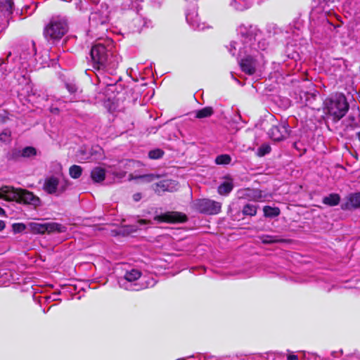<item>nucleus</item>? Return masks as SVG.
I'll use <instances>...</instances> for the list:
<instances>
[{"instance_id": "nucleus-1", "label": "nucleus", "mask_w": 360, "mask_h": 360, "mask_svg": "<svg viewBox=\"0 0 360 360\" xmlns=\"http://www.w3.org/2000/svg\"><path fill=\"white\" fill-rule=\"evenodd\" d=\"M113 42L110 39L92 46L90 55L93 68L96 70L115 71L122 61V57L113 51Z\"/></svg>"}, {"instance_id": "nucleus-2", "label": "nucleus", "mask_w": 360, "mask_h": 360, "mask_svg": "<svg viewBox=\"0 0 360 360\" xmlns=\"http://www.w3.org/2000/svg\"><path fill=\"white\" fill-rule=\"evenodd\" d=\"M325 108L326 113L336 122L345 116L349 110V105L343 94H337L326 99Z\"/></svg>"}, {"instance_id": "nucleus-3", "label": "nucleus", "mask_w": 360, "mask_h": 360, "mask_svg": "<svg viewBox=\"0 0 360 360\" xmlns=\"http://www.w3.org/2000/svg\"><path fill=\"white\" fill-rule=\"evenodd\" d=\"M68 31V25L65 20H51L44 28L43 35L48 41L60 39Z\"/></svg>"}, {"instance_id": "nucleus-4", "label": "nucleus", "mask_w": 360, "mask_h": 360, "mask_svg": "<svg viewBox=\"0 0 360 360\" xmlns=\"http://www.w3.org/2000/svg\"><path fill=\"white\" fill-rule=\"evenodd\" d=\"M11 201L16 202L18 204L32 205L37 207L41 205V199L35 195L33 192L22 188H15L13 186L11 192Z\"/></svg>"}, {"instance_id": "nucleus-5", "label": "nucleus", "mask_w": 360, "mask_h": 360, "mask_svg": "<svg viewBox=\"0 0 360 360\" xmlns=\"http://www.w3.org/2000/svg\"><path fill=\"white\" fill-rule=\"evenodd\" d=\"M27 227L30 231L33 234L64 233L67 230L65 226L56 222H30L27 224Z\"/></svg>"}, {"instance_id": "nucleus-6", "label": "nucleus", "mask_w": 360, "mask_h": 360, "mask_svg": "<svg viewBox=\"0 0 360 360\" xmlns=\"http://www.w3.org/2000/svg\"><path fill=\"white\" fill-rule=\"evenodd\" d=\"M194 207L200 213L214 215L221 212V203L207 198L198 199L194 202Z\"/></svg>"}, {"instance_id": "nucleus-7", "label": "nucleus", "mask_w": 360, "mask_h": 360, "mask_svg": "<svg viewBox=\"0 0 360 360\" xmlns=\"http://www.w3.org/2000/svg\"><path fill=\"white\" fill-rule=\"evenodd\" d=\"M288 125L285 122H275L268 130L269 138L274 141H281L289 136Z\"/></svg>"}, {"instance_id": "nucleus-8", "label": "nucleus", "mask_w": 360, "mask_h": 360, "mask_svg": "<svg viewBox=\"0 0 360 360\" xmlns=\"http://www.w3.org/2000/svg\"><path fill=\"white\" fill-rule=\"evenodd\" d=\"M154 220L159 223L180 224L186 222L188 217L184 213L172 211L155 216Z\"/></svg>"}, {"instance_id": "nucleus-9", "label": "nucleus", "mask_w": 360, "mask_h": 360, "mask_svg": "<svg viewBox=\"0 0 360 360\" xmlns=\"http://www.w3.org/2000/svg\"><path fill=\"white\" fill-rule=\"evenodd\" d=\"M241 70L248 75H252L256 72L257 60L248 55L242 58L239 63Z\"/></svg>"}, {"instance_id": "nucleus-10", "label": "nucleus", "mask_w": 360, "mask_h": 360, "mask_svg": "<svg viewBox=\"0 0 360 360\" xmlns=\"http://www.w3.org/2000/svg\"><path fill=\"white\" fill-rule=\"evenodd\" d=\"M59 186V179L55 176H51L44 179L43 190L49 195L56 194Z\"/></svg>"}, {"instance_id": "nucleus-11", "label": "nucleus", "mask_w": 360, "mask_h": 360, "mask_svg": "<svg viewBox=\"0 0 360 360\" xmlns=\"http://www.w3.org/2000/svg\"><path fill=\"white\" fill-rule=\"evenodd\" d=\"M360 207V192L349 194L347 201L341 205L343 210L356 209Z\"/></svg>"}, {"instance_id": "nucleus-12", "label": "nucleus", "mask_w": 360, "mask_h": 360, "mask_svg": "<svg viewBox=\"0 0 360 360\" xmlns=\"http://www.w3.org/2000/svg\"><path fill=\"white\" fill-rule=\"evenodd\" d=\"M37 149L33 146H26L21 150H14L13 151L10 159L16 160L18 158H29L32 157H34L37 155Z\"/></svg>"}, {"instance_id": "nucleus-13", "label": "nucleus", "mask_w": 360, "mask_h": 360, "mask_svg": "<svg viewBox=\"0 0 360 360\" xmlns=\"http://www.w3.org/2000/svg\"><path fill=\"white\" fill-rule=\"evenodd\" d=\"M90 22L94 26L105 25L108 21V15L100 10L92 12L89 16Z\"/></svg>"}, {"instance_id": "nucleus-14", "label": "nucleus", "mask_w": 360, "mask_h": 360, "mask_svg": "<svg viewBox=\"0 0 360 360\" xmlns=\"http://www.w3.org/2000/svg\"><path fill=\"white\" fill-rule=\"evenodd\" d=\"M105 173L104 168L96 167L91 172V178L94 183H101L105 180Z\"/></svg>"}, {"instance_id": "nucleus-15", "label": "nucleus", "mask_w": 360, "mask_h": 360, "mask_svg": "<svg viewBox=\"0 0 360 360\" xmlns=\"http://www.w3.org/2000/svg\"><path fill=\"white\" fill-rule=\"evenodd\" d=\"M340 202V196L338 193H330L328 196H325L322 202L324 205L333 207L338 205Z\"/></svg>"}, {"instance_id": "nucleus-16", "label": "nucleus", "mask_w": 360, "mask_h": 360, "mask_svg": "<svg viewBox=\"0 0 360 360\" xmlns=\"http://www.w3.org/2000/svg\"><path fill=\"white\" fill-rule=\"evenodd\" d=\"M214 112L212 106H206L195 111V118L203 119L211 117Z\"/></svg>"}, {"instance_id": "nucleus-17", "label": "nucleus", "mask_w": 360, "mask_h": 360, "mask_svg": "<svg viewBox=\"0 0 360 360\" xmlns=\"http://www.w3.org/2000/svg\"><path fill=\"white\" fill-rule=\"evenodd\" d=\"M264 216L268 218H274L278 217L281 214V210L278 207H272L269 205H265L263 207Z\"/></svg>"}, {"instance_id": "nucleus-18", "label": "nucleus", "mask_w": 360, "mask_h": 360, "mask_svg": "<svg viewBox=\"0 0 360 360\" xmlns=\"http://www.w3.org/2000/svg\"><path fill=\"white\" fill-rule=\"evenodd\" d=\"M258 207L257 205L247 203L243 206L242 213L245 216L254 217L257 214Z\"/></svg>"}, {"instance_id": "nucleus-19", "label": "nucleus", "mask_w": 360, "mask_h": 360, "mask_svg": "<svg viewBox=\"0 0 360 360\" xmlns=\"http://www.w3.org/2000/svg\"><path fill=\"white\" fill-rule=\"evenodd\" d=\"M260 239L264 244L280 243L285 241V239L279 238L277 236L262 235Z\"/></svg>"}, {"instance_id": "nucleus-20", "label": "nucleus", "mask_w": 360, "mask_h": 360, "mask_svg": "<svg viewBox=\"0 0 360 360\" xmlns=\"http://www.w3.org/2000/svg\"><path fill=\"white\" fill-rule=\"evenodd\" d=\"M141 275L142 273L141 271L133 269L127 271L124 276V278L129 282H133L138 280L141 276Z\"/></svg>"}, {"instance_id": "nucleus-21", "label": "nucleus", "mask_w": 360, "mask_h": 360, "mask_svg": "<svg viewBox=\"0 0 360 360\" xmlns=\"http://www.w3.org/2000/svg\"><path fill=\"white\" fill-rule=\"evenodd\" d=\"M169 182L167 180L160 181L153 185V189L154 191L160 195L162 192L168 191Z\"/></svg>"}, {"instance_id": "nucleus-22", "label": "nucleus", "mask_w": 360, "mask_h": 360, "mask_svg": "<svg viewBox=\"0 0 360 360\" xmlns=\"http://www.w3.org/2000/svg\"><path fill=\"white\" fill-rule=\"evenodd\" d=\"M13 186H3L0 187V199H4L6 201H11V192Z\"/></svg>"}, {"instance_id": "nucleus-23", "label": "nucleus", "mask_w": 360, "mask_h": 360, "mask_svg": "<svg viewBox=\"0 0 360 360\" xmlns=\"http://www.w3.org/2000/svg\"><path fill=\"white\" fill-rule=\"evenodd\" d=\"M233 188V185L231 182L224 181L218 187V193L220 195H224L229 194Z\"/></svg>"}, {"instance_id": "nucleus-24", "label": "nucleus", "mask_w": 360, "mask_h": 360, "mask_svg": "<svg viewBox=\"0 0 360 360\" xmlns=\"http://www.w3.org/2000/svg\"><path fill=\"white\" fill-rule=\"evenodd\" d=\"M82 174V168L79 165H72L69 168V174L72 179H78L81 176Z\"/></svg>"}, {"instance_id": "nucleus-25", "label": "nucleus", "mask_w": 360, "mask_h": 360, "mask_svg": "<svg viewBox=\"0 0 360 360\" xmlns=\"http://www.w3.org/2000/svg\"><path fill=\"white\" fill-rule=\"evenodd\" d=\"M231 162V157L229 154H221L217 155L214 162L217 165H229Z\"/></svg>"}, {"instance_id": "nucleus-26", "label": "nucleus", "mask_w": 360, "mask_h": 360, "mask_svg": "<svg viewBox=\"0 0 360 360\" xmlns=\"http://www.w3.org/2000/svg\"><path fill=\"white\" fill-rule=\"evenodd\" d=\"M165 152L162 149L156 148L149 151L148 158L152 160H158L162 158Z\"/></svg>"}, {"instance_id": "nucleus-27", "label": "nucleus", "mask_w": 360, "mask_h": 360, "mask_svg": "<svg viewBox=\"0 0 360 360\" xmlns=\"http://www.w3.org/2000/svg\"><path fill=\"white\" fill-rule=\"evenodd\" d=\"M271 147L269 145L263 144L258 149L257 154L259 157H263L271 152Z\"/></svg>"}, {"instance_id": "nucleus-28", "label": "nucleus", "mask_w": 360, "mask_h": 360, "mask_svg": "<svg viewBox=\"0 0 360 360\" xmlns=\"http://www.w3.org/2000/svg\"><path fill=\"white\" fill-rule=\"evenodd\" d=\"M27 225L23 224V223H14L12 224V229L14 233H18L23 232Z\"/></svg>"}, {"instance_id": "nucleus-29", "label": "nucleus", "mask_w": 360, "mask_h": 360, "mask_svg": "<svg viewBox=\"0 0 360 360\" xmlns=\"http://www.w3.org/2000/svg\"><path fill=\"white\" fill-rule=\"evenodd\" d=\"M139 178L143 179L144 181L152 182L158 179L159 178V176L155 174H146L140 176Z\"/></svg>"}, {"instance_id": "nucleus-30", "label": "nucleus", "mask_w": 360, "mask_h": 360, "mask_svg": "<svg viewBox=\"0 0 360 360\" xmlns=\"http://www.w3.org/2000/svg\"><path fill=\"white\" fill-rule=\"evenodd\" d=\"M66 89L70 94H75L77 91V86L73 83H66Z\"/></svg>"}, {"instance_id": "nucleus-31", "label": "nucleus", "mask_w": 360, "mask_h": 360, "mask_svg": "<svg viewBox=\"0 0 360 360\" xmlns=\"http://www.w3.org/2000/svg\"><path fill=\"white\" fill-rule=\"evenodd\" d=\"M69 184H70L68 181H65V182L58 189L56 195H59L61 193H64L66 191L67 188L68 187Z\"/></svg>"}, {"instance_id": "nucleus-32", "label": "nucleus", "mask_w": 360, "mask_h": 360, "mask_svg": "<svg viewBox=\"0 0 360 360\" xmlns=\"http://www.w3.org/2000/svg\"><path fill=\"white\" fill-rule=\"evenodd\" d=\"M141 197H142V195H141V193H136L133 195V200L135 202H138L141 199Z\"/></svg>"}, {"instance_id": "nucleus-33", "label": "nucleus", "mask_w": 360, "mask_h": 360, "mask_svg": "<svg viewBox=\"0 0 360 360\" xmlns=\"http://www.w3.org/2000/svg\"><path fill=\"white\" fill-rule=\"evenodd\" d=\"M287 360H299V359L297 355L290 354L287 356Z\"/></svg>"}, {"instance_id": "nucleus-34", "label": "nucleus", "mask_w": 360, "mask_h": 360, "mask_svg": "<svg viewBox=\"0 0 360 360\" xmlns=\"http://www.w3.org/2000/svg\"><path fill=\"white\" fill-rule=\"evenodd\" d=\"M6 227V223L3 220H0V231H2Z\"/></svg>"}, {"instance_id": "nucleus-35", "label": "nucleus", "mask_w": 360, "mask_h": 360, "mask_svg": "<svg viewBox=\"0 0 360 360\" xmlns=\"http://www.w3.org/2000/svg\"><path fill=\"white\" fill-rule=\"evenodd\" d=\"M127 229H127V233H132L136 231V229L133 226L127 227Z\"/></svg>"}, {"instance_id": "nucleus-36", "label": "nucleus", "mask_w": 360, "mask_h": 360, "mask_svg": "<svg viewBox=\"0 0 360 360\" xmlns=\"http://www.w3.org/2000/svg\"><path fill=\"white\" fill-rule=\"evenodd\" d=\"M138 223H139V224H147V223H148V221H147V220H146V219H139V220L138 221Z\"/></svg>"}, {"instance_id": "nucleus-37", "label": "nucleus", "mask_w": 360, "mask_h": 360, "mask_svg": "<svg viewBox=\"0 0 360 360\" xmlns=\"http://www.w3.org/2000/svg\"><path fill=\"white\" fill-rule=\"evenodd\" d=\"M5 214H6L5 210L0 207V215H5Z\"/></svg>"}, {"instance_id": "nucleus-38", "label": "nucleus", "mask_w": 360, "mask_h": 360, "mask_svg": "<svg viewBox=\"0 0 360 360\" xmlns=\"http://www.w3.org/2000/svg\"><path fill=\"white\" fill-rule=\"evenodd\" d=\"M358 126L357 123H354V124H351L350 127L352 129H354Z\"/></svg>"}, {"instance_id": "nucleus-39", "label": "nucleus", "mask_w": 360, "mask_h": 360, "mask_svg": "<svg viewBox=\"0 0 360 360\" xmlns=\"http://www.w3.org/2000/svg\"><path fill=\"white\" fill-rule=\"evenodd\" d=\"M349 119L350 120H352V122H354V120H355V117H354V116H349Z\"/></svg>"}, {"instance_id": "nucleus-40", "label": "nucleus", "mask_w": 360, "mask_h": 360, "mask_svg": "<svg viewBox=\"0 0 360 360\" xmlns=\"http://www.w3.org/2000/svg\"><path fill=\"white\" fill-rule=\"evenodd\" d=\"M356 136H357L359 141H360V131L356 133Z\"/></svg>"}, {"instance_id": "nucleus-41", "label": "nucleus", "mask_w": 360, "mask_h": 360, "mask_svg": "<svg viewBox=\"0 0 360 360\" xmlns=\"http://www.w3.org/2000/svg\"><path fill=\"white\" fill-rule=\"evenodd\" d=\"M176 360H186V359H184V358H181V359H176Z\"/></svg>"}]
</instances>
